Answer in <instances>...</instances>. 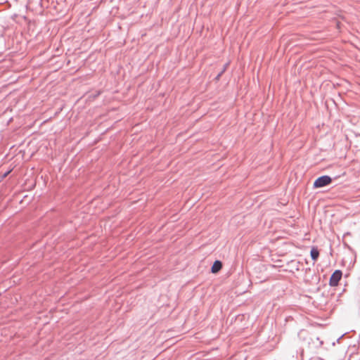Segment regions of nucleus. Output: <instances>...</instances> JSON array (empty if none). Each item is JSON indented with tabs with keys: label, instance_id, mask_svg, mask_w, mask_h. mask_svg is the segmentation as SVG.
<instances>
[{
	"label": "nucleus",
	"instance_id": "9d476101",
	"mask_svg": "<svg viewBox=\"0 0 360 360\" xmlns=\"http://www.w3.org/2000/svg\"><path fill=\"white\" fill-rule=\"evenodd\" d=\"M310 270H311V269H310V268H307V269H306V270H305V271H306V272H307V271H310Z\"/></svg>",
	"mask_w": 360,
	"mask_h": 360
},
{
	"label": "nucleus",
	"instance_id": "f257e3e1",
	"mask_svg": "<svg viewBox=\"0 0 360 360\" xmlns=\"http://www.w3.org/2000/svg\"><path fill=\"white\" fill-rule=\"evenodd\" d=\"M333 182V178L329 175H322L317 177L313 183V188H321L329 186Z\"/></svg>",
	"mask_w": 360,
	"mask_h": 360
},
{
	"label": "nucleus",
	"instance_id": "6e6552de",
	"mask_svg": "<svg viewBox=\"0 0 360 360\" xmlns=\"http://www.w3.org/2000/svg\"><path fill=\"white\" fill-rule=\"evenodd\" d=\"M348 249L352 252H354V250L350 247V246H348Z\"/></svg>",
	"mask_w": 360,
	"mask_h": 360
},
{
	"label": "nucleus",
	"instance_id": "7ed1b4c3",
	"mask_svg": "<svg viewBox=\"0 0 360 360\" xmlns=\"http://www.w3.org/2000/svg\"><path fill=\"white\" fill-rule=\"evenodd\" d=\"M222 267H223L222 262L219 259H216L212 263L210 271L212 274H217L221 271Z\"/></svg>",
	"mask_w": 360,
	"mask_h": 360
},
{
	"label": "nucleus",
	"instance_id": "39448f33",
	"mask_svg": "<svg viewBox=\"0 0 360 360\" xmlns=\"http://www.w3.org/2000/svg\"><path fill=\"white\" fill-rule=\"evenodd\" d=\"M229 65V63H226L224 65L222 69L218 72V74L216 75V77L214 78V80L215 82L219 81L221 76L224 75V73L226 72L228 66Z\"/></svg>",
	"mask_w": 360,
	"mask_h": 360
},
{
	"label": "nucleus",
	"instance_id": "1a4fd4ad",
	"mask_svg": "<svg viewBox=\"0 0 360 360\" xmlns=\"http://www.w3.org/2000/svg\"><path fill=\"white\" fill-rule=\"evenodd\" d=\"M355 261H356V260L354 259V262H352V263L351 262V263H350V265H352V266H354V263H355Z\"/></svg>",
	"mask_w": 360,
	"mask_h": 360
},
{
	"label": "nucleus",
	"instance_id": "f03ea898",
	"mask_svg": "<svg viewBox=\"0 0 360 360\" xmlns=\"http://www.w3.org/2000/svg\"><path fill=\"white\" fill-rule=\"evenodd\" d=\"M342 276V271L340 269L335 270L330 275L328 284L330 287H335L339 284V282Z\"/></svg>",
	"mask_w": 360,
	"mask_h": 360
},
{
	"label": "nucleus",
	"instance_id": "423d86ee",
	"mask_svg": "<svg viewBox=\"0 0 360 360\" xmlns=\"http://www.w3.org/2000/svg\"><path fill=\"white\" fill-rule=\"evenodd\" d=\"M293 318L291 316H288L285 318V321H289L290 320H292Z\"/></svg>",
	"mask_w": 360,
	"mask_h": 360
},
{
	"label": "nucleus",
	"instance_id": "20e7f679",
	"mask_svg": "<svg viewBox=\"0 0 360 360\" xmlns=\"http://www.w3.org/2000/svg\"><path fill=\"white\" fill-rule=\"evenodd\" d=\"M310 257L314 263L316 262L319 257V250L316 246H312L310 250Z\"/></svg>",
	"mask_w": 360,
	"mask_h": 360
},
{
	"label": "nucleus",
	"instance_id": "0eeeda50",
	"mask_svg": "<svg viewBox=\"0 0 360 360\" xmlns=\"http://www.w3.org/2000/svg\"><path fill=\"white\" fill-rule=\"evenodd\" d=\"M344 335H342L337 340V342H340V340L343 338Z\"/></svg>",
	"mask_w": 360,
	"mask_h": 360
}]
</instances>
